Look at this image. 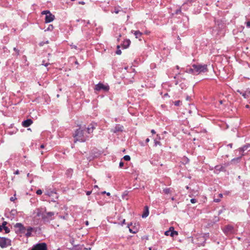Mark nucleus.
<instances>
[{
  "label": "nucleus",
  "mask_w": 250,
  "mask_h": 250,
  "mask_svg": "<svg viewBox=\"0 0 250 250\" xmlns=\"http://www.w3.org/2000/svg\"><path fill=\"white\" fill-rule=\"evenodd\" d=\"M181 13V8H179L178 9H177L175 11V14H178Z\"/></svg>",
  "instance_id": "7c9ffc66"
},
{
  "label": "nucleus",
  "mask_w": 250,
  "mask_h": 250,
  "mask_svg": "<svg viewBox=\"0 0 250 250\" xmlns=\"http://www.w3.org/2000/svg\"><path fill=\"white\" fill-rule=\"evenodd\" d=\"M109 89L108 85H104L102 83H99L95 85V90L100 91L103 90L104 91H107Z\"/></svg>",
  "instance_id": "0eeeda50"
},
{
  "label": "nucleus",
  "mask_w": 250,
  "mask_h": 250,
  "mask_svg": "<svg viewBox=\"0 0 250 250\" xmlns=\"http://www.w3.org/2000/svg\"><path fill=\"white\" fill-rule=\"evenodd\" d=\"M224 233L227 235L232 234L235 233L234 227L230 225H228L224 227L223 229Z\"/></svg>",
  "instance_id": "39448f33"
},
{
  "label": "nucleus",
  "mask_w": 250,
  "mask_h": 250,
  "mask_svg": "<svg viewBox=\"0 0 250 250\" xmlns=\"http://www.w3.org/2000/svg\"><path fill=\"white\" fill-rule=\"evenodd\" d=\"M121 53H122V52H121V50H117L116 51V54L118 55L121 54Z\"/></svg>",
  "instance_id": "4c0bfd02"
},
{
  "label": "nucleus",
  "mask_w": 250,
  "mask_h": 250,
  "mask_svg": "<svg viewBox=\"0 0 250 250\" xmlns=\"http://www.w3.org/2000/svg\"><path fill=\"white\" fill-rule=\"evenodd\" d=\"M151 132L153 134H155V133H156V132H155V131L154 129H152V130H151Z\"/></svg>",
  "instance_id": "8fccbe9b"
},
{
  "label": "nucleus",
  "mask_w": 250,
  "mask_h": 250,
  "mask_svg": "<svg viewBox=\"0 0 250 250\" xmlns=\"http://www.w3.org/2000/svg\"><path fill=\"white\" fill-rule=\"evenodd\" d=\"M131 33L134 34L136 38L139 39V40H141V37H142V33L140 31H131Z\"/></svg>",
  "instance_id": "2eb2a0df"
},
{
  "label": "nucleus",
  "mask_w": 250,
  "mask_h": 250,
  "mask_svg": "<svg viewBox=\"0 0 250 250\" xmlns=\"http://www.w3.org/2000/svg\"><path fill=\"white\" fill-rule=\"evenodd\" d=\"M33 123V121L31 119H28L23 121L22 122V125L24 127L29 126Z\"/></svg>",
  "instance_id": "f8f14e48"
},
{
  "label": "nucleus",
  "mask_w": 250,
  "mask_h": 250,
  "mask_svg": "<svg viewBox=\"0 0 250 250\" xmlns=\"http://www.w3.org/2000/svg\"><path fill=\"white\" fill-rule=\"evenodd\" d=\"M237 92L241 94L245 99L248 98V95L246 93V91L245 92H242L240 90H237Z\"/></svg>",
  "instance_id": "aec40b11"
},
{
  "label": "nucleus",
  "mask_w": 250,
  "mask_h": 250,
  "mask_svg": "<svg viewBox=\"0 0 250 250\" xmlns=\"http://www.w3.org/2000/svg\"><path fill=\"white\" fill-rule=\"evenodd\" d=\"M67 216H60V217L61 218V219H67Z\"/></svg>",
  "instance_id": "f704fd0d"
},
{
  "label": "nucleus",
  "mask_w": 250,
  "mask_h": 250,
  "mask_svg": "<svg viewBox=\"0 0 250 250\" xmlns=\"http://www.w3.org/2000/svg\"><path fill=\"white\" fill-rule=\"evenodd\" d=\"M164 192L166 193V194H168L170 192V188H165L164 190H163Z\"/></svg>",
  "instance_id": "bb28decb"
},
{
  "label": "nucleus",
  "mask_w": 250,
  "mask_h": 250,
  "mask_svg": "<svg viewBox=\"0 0 250 250\" xmlns=\"http://www.w3.org/2000/svg\"><path fill=\"white\" fill-rule=\"evenodd\" d=\"M91 193H92V191H87L86 192V194L87 195H90L91 194Z\"/></svg>",
  "instance_id": "58836bf2"
},
{
  "label": "nucleus",
  "mask_w": 250,
  "mask_h": 250,
  "mask_svg": "<svg viewBox=\"0 0 250 250\" xmlns=\"http://www.w3.org/2000/svg\"><path fill=\"white\" fill-rule=\"evenodd\" d=\"M15 227L16 228H18L19 229V230L20 232L23 233L26 230L25 228L24 227V226L20 223H17L15 225Z\"/></svg>",
  "instance_id": "9b49d317"
},
{
  "label": "nucleus",
  "mask_w": 250,
  "mask_h": 250,
  "mask_svg": "<svg viewBox=\"0 0 250 250\" xmlns=\"http://www.w3.org/2000/svg\"><path fill=\"white\" fill-rule=\"evenodd\" d=\"M214 201L215 202H219L220 201L219 199H214Z\"/></svg>",
  "instance_id": "bf43d9fd"
},
{
  "label": "nucleus",
  "mask_w": 250,
  "mask_h": 250,
  "mask_svg": "<svg viewBox=\"0 0 250 250\" xmlns=\"http://www.w3.org/2000/svg\"><path fill=\"white\" fill-rule=\"evenodd\" d=\"M157 140H160L161 138H160V136L159 135H157Z\"/></svg>",
  "instance_id": "3c124183"
},
{
  "label": "nucleus",
  "mask_w": 250,
  "mask_h": 250,
  "mask_svg": "<svg viewBox=\"0 0 250 250\" xmlns=\"http://www.w3.org/2000/svg\"><path fill=\"white\" fill-rule=\"evenodd\" d=\"M149 138H147L146 140V142L147 143L148 142H149Z\"/></svg>",
  "instance_id": "13d9d810"
},
{
  "label": "nucleus",
  "mask_w": 250,
  "mask_h": 250,
  "mask_svg": "<svg viewBox=\"0 0 250 250\" xmlns=\"http://www.w3.org/2000/svg\"><path fill=\"white\" fill-rule=\"evenodd\" d=\"M228 146H229L230 148L232 147V144H229L228 145Z\"/></svg>",
  "instance_id": "5fc2aeb1"
},
{
  "label": "nucleus",
  "mask_w": 250,
  "mask_h": 250,
  "mask_svg": "<svg viewBox=\"0 0 250 250\" xmlns=\"http://www.w3.org/2000/svg\"><path fill=\"white\" fill-rule=\"evenodd\" d=\"M149 250H156V249L155 248L149 247Z\"/></svg>",
  "instance_id": "49530a36"
},
{
  "label": "nucleus",
  "mask_w": 250,
  "mask_h": 250,
  "mask_svg": "<svg viewBox=\"0 0 250 250\" xmlns=\"http://www.w3.org/2000/svg\"><path fill=\"white\" fill-rule=\"evenodd\" d=\"M192 0H188L187 1V2H185V3H184V4H187V3H191V2H192Z\"/></svg>",
  "instance_id": "e433bc0d"
},
{
  "label": "nucleus",
  "mask_w": 250,
  "mask_h": 250,
  "mask_svg": "<svg viewBox=\"0 0 250 250\" xmlns=\"http://www.w3.org/2000/svg\"><path fill=\"white\" fill-rule=\"evenodd\" d=\"M125 161H128L130 160V157L129 155H125L123 157Z\"/></svg>",
  "instance_id": "b1692460"
},
{
  "label": "nucleus",
  "mask_w": 250,
  "mask_h": 250,
  "mask_svg": "<svg viewBox=\"0 0 250 250\" xmlns=\"http://www.w3.org/2000/svg\"><path fill=\"white\" fill-rule=\"evenodd\" d=\"M13 50H14V51L16 52V55L17 56H18L20 54V50L18 48H17L16 47H14L13 48Z\"/></svg>",
  "instance_id": "a878e982"
},
{
  "label": "nucleus",
  "mask_w": 250,
  "mask_h": 250,
  "mask_svg": "<svg viewBox=\"0 0 250 250\" xmlns=\"http://www.w3.org/2000/svg\"><path fill=\"white\" fill-rule=\"evenodd\" d=\"M47 11H48V10H46V11H43L42 12V14H45L46 15V14L47 13Z\"/></svg>",
  "instance_id": "c03bdc74"
},
{
  "label": "nucleus",
  "mask_w": 250,
  "mask_h": 250,
  "mask_svg": "<svg viewBox=\"0 0 250 250\" xmlns=\"http://www.w3.org/2000/svg\"><path fill=\"white\" fill-rule=\"evenodd\" d=\"M196 202H197V200L194 198H192L190 200V202L192 204H194V203H196Z\"/></svg>",
  "instance_id": "2f4dec72"
},
{
  "label": "nucleus",
  "mask_w": 250,
  "mask_h": 250,
  "mask_svg": "<svg viewBox=\"0 0 250 250\" xmlns=\"http://www.w3.org/2000/svg\"><path fill=\"white\" fill-rule=\"evenodd\" d=\"M244 155L243 154H241V156L240 157H237V158H233L231 160V162H234V161H237V162H239L242 158V157Z\"/></svg>",
  "instance_id": "412c9836"
},
{
  "label": "nucleus",
  "mask_w": 250,
  "mask_h": 250,
  "mask_svg": "<svg viewBox=\"0 0 250 250\" xmlns=\"http://www.w3.org/2000/svg\"><path fill=\"white\" fill-rule=\"evenodd\" d=\"M4 229L5 233H8L10 232V229L6 226L2 227V230Z\"/></svg>",
  "instance_id": "5701e85b"
},
{
  "label": "nucleus",
  "mask_w": 250,
  "mask_h": 250,
  "mask_svg": "<svg viewBox=\"0 0 250 250\" xmlns=\"http://www.w3.org/2000/svg\"><path fill=\"white\" fill-rule=\"evenodd\" d=\"M124 166V162L122 161H121L119 163V167L120 168Z\"/></svg>",
  "instance_id": "473e14b6"
},
{
  "label": "nucleus",
  "mask_w": 250,
  "mask_h": 250,
  "mask_svg": "<svg viewBox=\"0 0 250 250\" xmlns=\"http://www.w3.org/2000/svg\"><path fill=\"white\" fill-rule=\"evenodd\" d=\"M176 68L177 69H179V66L178 65H177L176 66Z\"/></svg>",
  "instance_id": "774afa93"
},
{
  "label": "nucleus",
  "mask_w": 250,
  "mask_h": 250,
  "mask_svg": "<svg viewBox=\"0 0 250 250\" xmlns=\"http://www.w3.org/2000/svg\"><path fill=\"white\" fill-rule=\"evenodd\" d=\"M40 147L41 148H43L44 147V145H42L40 146Z\"/></svg>",
  "instance_id": "052dcab7"
},
{
  "label": "nucleus",
  "mask_w": 250,
  "mask_h": 250,
  "mask_svg": "<svg viewBox=\"0 0 250 250\" xmlns=\"http://www.w3.org/2000/svg\"><path fill=\"white\" fill-rule=\"evenodd\" d=\"M181 102L180 101H176L174 102V104L176 106H178L180 105Z\"/></svg>",
  "instance_id": "c756f323"
},
{
  "label": "nucleus",
  "mask_w": 250,
  "mask_h": 250,
  "mask_svg": "<svg viewBox=\"0 0 250 250\" xmlns=\"http://www.w3.org/2000/svg\"><path fill=\"white\" fill-rule=\"evenodd\" d=\"M219 103H220V104H223V101H222V100H220V101H219Z\"/></svg>",
  "instance_id": "0e129e2a"
},
{
  "label": "nucleus",
  "mask_w": 250,
  "mask_h": 250,
  "mask_svg": "<svg viewBox=\"0 0 250 250\" xmlns=\"http://www.w3.org/2000/svg\"><path fill=\"white\" fill-rule=\"evenodd\" d=\"M125 219H123V220L122 221V223H121V225H123L124 224H125Z\"/></svg>",
  "instance_id": "de8ad7c7"
},
{
  "label": "nucleus",
  "mask_w": 250,
  "mask_h": 250,
  "mask_svg": "<svg viewBox=\"0 0 250 250\" xmlns=\"http://www.w3.org/2000/svg\"><path fill=\"white\" fill-rule=\"evenodd\" d=\"M70 46H71V48H74L75 49H77L78 48L77 46L75 45L71 44Z\"/></svg>",
  "instance_id": "72a5a7b5"
},
{
  "label": "nucleus",
  "mask_w": 250,
  "mask_h": 250,
  "mask_svg": "<svg viewBox=\"0 0 250 250\" xmlns=\"http://www.w3.org/2000/svg\"><path fill=\"white\" fill-rule=\"evenodd\" d=\"M246 107L247 108H250V106H249V105H248V104H247V105H246Z\"/></svg>",
  "instance_id": "69168bd1"
},
{
  "label": "nucleus",
  "mask_w": 250,
  "mask_h": 250,
  "mask_svg": "<svg viewBox=\"0 0 250 250\" xmlns=\"http://www.w3.org/2000/svg\"><path fill=\"white\" fill-rule=\"evenodd\" d=\"M130 43L131 42L129 39L124 40L122 44L123 48L126 49L128 48L129 46Z\"/></svg>",
  "instance_id": "4468645a"
},
{
  "label": "nucleus",
  "mask_w": 250,
  "mask_h": 250,
  "mask_svg": "<svg viewBox=\"0 0 250 250\" xmlns=\"http://www.w3.org/2000/svg\"><path fill=\"white\" fill-rule=\"evenodd\" d=\"M192 67L194 68L196 75L201 73L207 72L208 69L207 64H193Z\"/></svg>",
  "instance_id": "f03ea898"
},
{
  "label": "nucleus",
  "mask_w": 250,
  "mask_h": 250,
  "mask_svg": "<svg viewBox=\"0 0 250 250\" xmlns=\"http://www.w3.org/2000/svg\"><path fill=\"white\" fill-rule=\"evenodd\" d=\"M11 212H12V213L13 214H14V213L16 212V210H12L11 211Z\"/></svg>",
  "instance_id": "6e6d98bb"
},
{
  "label": "nucleus",
  "mask_w": 250,
  "mask_h": 250,
  "mask_svg": "<svg viewBox=\"0 0 250 250\" xmlns=\"http://www.w3.org/2000/svg\"><path fill=\"white\" fill-rule=\"evenodd\" d=\"M15 199H16V198H15L14 197H11L10 198V201H14Z\"/></svg>",
  "instance_id": "a18cd8bd"
},
{
  "label": "nucleus",
  "mask_w": 250,
  "mask_h": 250,
  "mask_svg": "<svg viewBox=\"0 0 250 250\" xmlns=\"http://www.w3.org/2000/svg\"><path fill=\"white\" fill-rule=\"evenodd\" d=\"M54 28V27L53 26V25L52 24H49L48 25V27L46 29H45V31H52Z\"/></svg>",
  "instance_id": "4be33fe9"
},
{
  "label": "nucleus",
  "mask_w": 250,
  "mask_h": 250,
  "mask_svg": "<svg viewBox=\"0 0 250 250\" xmlns=\"http://www.w3.org/2000/svg\"><path fill=\"white\" fill-rule=\"evenodd\" d=\"M246 26L247 27L250 28V21L246 22Z\"/></svg>",
  "instance_id": "c9c22d12"
},
{
  "label": "nucleus",
  "mask_w": 250,
  "mask_h": 250,
  "mask_svg": "<svg viewBox=\"0 0 250 250\" xmlns=\"http://www.w3.org/2000/svg\"><path fill=\"white\" fill-rule=\"evenodd\" d=\"M42 193V191L41 189H38L37 191H36V193L38 194V195H41Z\"/></svg>",
  "instance_id": "c85d7f7f"
},
{
  "label": "nucleus",
  "mask_w": 250,
  "mask_h": 250,
  "mask_svg": "<svg viewBox=\"0 0 250 250\" xmlns=\"http://www.w3.org/2000/svg\"><path fill=\"white\" fill-rule=\"evenodd\" d=\"M11 245V241L10 239L0 237V247L1 248H4Z\"/></svg>",
  "instance_id": "20e7f679"
},
{
  "label": "nucleus",
  "mask_w": 250,
  "mask_h": 250,
  "mask_svg": "<svg viewBox=\"0 0 250 250\" xmlns=\"http://www.w3.org/2000/svg\"><path fill=\"white\" fill-rule=\"evenodd\" d=\"M223 212V210H220L218 212V214H220L221 213H222Z\"/></svg>",
  "instance_id": "4d7b16f0"
},
{
  "label": "nucleus",
  "mask_w": 250,
  "mask_h": 250,
  "mask_svg": "<svg viewBox=\"0 0 250 250\" xmlns=\"http://www.w3.org/2000/svg\"><path fill=\"white\" fill-rule=\"evenodd\" d=\"M161 145V144L160 142L159 141L157 140V139H155L154 140V145L155 146H157L158 145L160 146Z\"/></svg>",
  "instance_id": "393cba45"
},
{
  "label": "nucleus",
  "mask_w": 250,
  "mask_h": 250,
  "mask_svg": "<svg viewBox=\"0 0 250 250\" xmlns=\"http://www.w3.org/2000/svg\"><path fill=\"white\" fill-rule=\"evenodd\" d=\"M124 126L121 125H116L114 129L113 130L114 133H117L118 132H122L123 131Z\"/></svg>",
  "instance_id": "ddd939ff"
},
{
  "label": "nucleus",
  "mask_w": 250,
  "mask_h": 250,
  "mask_svg": "<svg viewBox=\"0 0 250 250\" xmlns=\"http://www.w3.org/2000/svg\"><path fill=\"white\" fill-rule=\"evenodd\" d=\"M52 194H54L56 196V198H57V194L56 192H52L51 193Z\"/></svg>",
  "instance_id": "603ef678"
},
{
  "label": "nucleus",
  "mask_w": 250,
  "mask_h": 250,
  "mask_svg": "<svg viewBox=\"0 0 250 250\" xmlns=\"http://www.w3.org/2000/svg\"><path fill=\"white\" fill-rule=\"evenodd\" d=\"M43 65H44L45 66H47L48 65L49 63H45V64H42Z\"/></svg>",
  "instance_id": "680f3d73"
},
{
  "label": "nucleus",
  "mask_w": 250,
  "mask_h": 250,
  "mask_svg": "<svg viewBox=\"0 0 250 250\" xmlns=\"http://www.w3.org/2000/svg\"><path fill=\"white\" fill-rule=\"evenodd\" d=\"M103 194L105 193L107 196H109L110 195V193L109 192H106V191L103 192Z\"/></svg>",
  "instance_id": "37998d69"
},
{
  "label": "nucleus",
  "mask_w": 250,
  "mask_h": 250,
  "mask_svg": "<svg viewBox=\"0 0 250 250\" xmlns=\"http://www.w3.org/2000/svg\"><path fill=\"white\" fill-rule=\"evenodd\" d=\"M250 147V144H247L246 145L244 146L243 147L239 148L238 149V150L240 152H243L245 150H247Z\"/></svg>",
  "instance_id": "f3484780"
},
{
  "label": "nucleus",
  "mask_w": 250,
  "mask_h": 250,
  "mask_svg": "<svg viewBox=\"0 0 250 250\" xmlns=\"http://www.w3.org/2000/svg\"><path fill=\"white\" fill-rule=\"evenodd\" d=\"M33 230V228L32 227H28L27 229V232L25 233V235L27 237H30L31 235V232Z\"/></svg>",
  "instance_id": "6ab92c4d"
},
{
  "label": "nucleus",
  "mask_w": 250,
  "mask_h": 250,
  "mask_svg": "<svg viewBox=\"0 0 250 250\" xmlns=\"http://www.w3.org/2000/svg\"><path fill=\"white\" fill-rule=\"evenodd\" d=\"M7 224V222H5V221H4L2 225L0 226V230H2V227H4V226H6V225Z\"/></svg>",
  "instance_id": "cd10ccee"
},
{
  "label": "nucleus",
  "mask_w": 250,
  "mask_h": 250,
  "mask_svg": "<svg viewBox=\"0 0 250 250\" xmlns=\"http://www.w3.org/2000/svg\"><path fill=\"white\" fill-rule=\"evenodd\" d=\"M185 72L188 73H190V74H192L193 75H196L194 68L192 67V65L191 66V67L189 68H187Z\"/></svg>",
  "instance_id": "a211bd4d"
},
{
  "label": "nucleus",
  "mask_w": 250,
  "mask_h": 250,
  "mask_svg": "<svg viewBox=\"0 0 250 250\" xmlns=\"http://www.w3.org/2000/svg\"><path fill=\"white\" fill-rule=\"evenodd\" d=\"M129 230L130 232L131 233H135L136 232V231H133L132 229H129Z\"/></svg>",
  "instance_id": "a19ab883"
},
{
  "label": "nucleus",
  "mask_w": 250,
  "mask_h": 250,
  "mask_svg": "<svg viewBox=\"0 0 250 250\" xmlns=\"http://www.w3.org/2000/svg\"><path fill=\"white\" fill-rule=\"evenodd\" d=\"M85 224L86 226H88V225H89V222H88V221H86L85 222Z\"/></svg>",
  "instance_id": "864d4df0"
},
{
  "label": "nucleus",
  "mask_w": 250,
  "mask_h": 250,
  "mask_svg": "<svg viewBox=\"0 0 250 250\" xmlns=\"http://www.w3.org/2000/svg\"><path fill=\"white\" fill-rule=\"evenodd\" d=\"M47 245L45 243H40L33 245L31 250H47Z\"/></svg>",
  "instance_id": "423d86ee"
},
{
  "label": "nucleus",
  "mask_w": 250,
  "mask_h": 250,
  "mask_svg": "<svg viewBox=\"0 0 250 250\" xmlns=\"http://www.w3.org/2000/svg\"><path fill=\"white\" fill-rule=\"evenodd\" d=\"M96 125V124L93 123L89 125V126L86 128V130H85L87 134H90L92 133L94 129L95 128Z\"/></svg>",
  "instance_id": "9d476101"
},
{
  "label": "nucleus",
  "mask_w": 250,
  "mask_h": 250,
  "mask_svg": "<svg viewBox=\"0 0 250 250\" xmlns=\"http://www.w3.org/2000/svg\"><path fill=\"white\" fill-rule=\"evenodd\" d=\"M55 19V16L52 15L50 11H47V13L45 16V22L49 23Z\"/></svg>",
  "instance_id": "1a4fd4ad"
},
{
  "label": "nucleus",
  "mask_w": 250,
  "mask_h": 250,
  "mask_svg": "<svg viewBox=\"0 0 250 250\" xmlns=\"http://www.w3.org/2000/svg\"><path fill=\"white\" fill-rule=\"evenodd\" d=\"M55 213L54 212H48L41 214L42 218L44 222H49L53 219V216Z\"/></svg>",
  "instance_id": "7ed1b4c3"
},
{
  "label": "nucleus",
  "mask_w": 250,
  "mask_h": 250,
  "mask_svg": "<svg viewBox=\"0 0 250 250\" xmlns=\"http://www.w3.org/2000/svg\"><path fill=\"white\" fill-rule=\"evenodd\" d=\"M115 13L118 14L119 13V10H115Z\"/></svg>",
  "instance_id": "e2e57ef3"
},
{
  "label": "nucleus",
  "mask_w": 250,
  "mask_h": 250,
  "mask_svg": "<svg viewBox=\"0 0 250 250\" xmlns=\"http://www.w3.org/2000/svg\"><path fill=\"white\" fill-rule=\"evenodd\" d=\"M246 93L250 95V89L248 88L246 90Z\"/></svg>",
  "instance_id": "ea45409f"
},
{
  "label": "nucleus",
  "mask_w": 250,
  "mask_h": 250,
  "mask_svg": "<svg viewBox=\"0 0 250 250\" xmlns=\"http://www.w3.org/2000/svg\"><path fill=\"white\" fill-rule=\"evenodd\" d=\"M165 234L167 236H170L173 237L175 235H178L177 231L174 230L173 227H170L169 229V230H167L165 232Z\"/></svg>",
  "instance_id": "6e6552de"
},
{
  "label": "nucleus",
  "mask_w": 250,
  "mask_h": 250,
  "mask_svg": "<svg viewBox=\"0 0 250 250\" xmlns=\"http://www.w3.org/2000/svg\"><path fill=\"white\" fill-rule=\"evenodd\" d=\"M73 137L75 138V143L77 141L84 142L89 138V136L86 132L85 129H83L81 127L75 131V133L73 134Z\"/></svg>",
  "instance_id": "f257e3e1"
},
{
  "label": "nucleus",
  "mask_w": 250,
  "mask_h": 250,
  "mask_svg": "<svg viewBox=\"0 0 250 250\" xmlns=\"http://www.w3.org/2000/svg\"><path fill=\"white\" fill-rule=\"evenodd\" d=\"M79 4H83H83H85V2H84V1H80V2H79Z\"/></svg>",
  "instance_id": "09e8293b"
},
{
  "label": "nucleus",
  "mask_w": 250,
  "mask_h": 250,
  "mask_svg": "<svg viewBox=\"0 0 250 250\" xmlns=\"http://www.w3.org/2000/svg\"><path fill=\"white\" fill-rule=\"evenodd\" d=\"M149 214V210H148V207L147 206L145 207V210L144 211V213L142 215V218H146L148 216Z\"/></svg>",
  "instance_id": "dca6fc26"
},
{
  "label": "nucleus",
  "mask_w": 250,
  "mask_h": 250,
  "mask_svg": "<svg viewBox=\"0 0 250 250\" xmlns=\"http://www.w3.org/2000/svg\"><path fill=\"white\" fill-rule=\"evenodd\" d=\"M20 173V171L19 170H17L15 172H14V174H16V175H17V174H19Z\"/></svg>",
  "instance_id": "79ce46f5"
},
{
  "label": "nucleus",
  "mask_w": 250,
  "mask_h": 250,
  "mask_svg": "<svg viewBox=\"0 0 250 250\" xmlns=\"http://www.w3.org/2000/svg\"><path fill=\"white\" fill-rule=\"evenodd\" d=\"M94 188H98V187L97 185H95L94 187Z\"/></svg>",
  "instance_id": "338daca9"
}]
</instances>
